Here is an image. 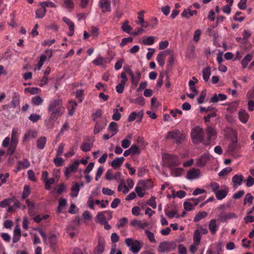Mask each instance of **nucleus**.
Returning <instances> with one entry per match:
<instances>
[{
  "label": "nucleus",
  "instance_id": "1",
  "mask_svg": "<svg viewBox=\"0 0 254 254\" xmlns=\"http://www.w3.org/2000/svg\"><path fill=\"white\" fill-rule=\"evenodd\" d=\"M47 111L50 113L48 119L50 125L48 126L49 127H52L58 118L62 116L64 112L62 99H56L50 101L47 107Z\"/></svg>",
  "mask_w": 254,
  "mask_h": 254
},
{
  "label": "nucleus",
  "instance_id": "2",
  "mask_svg": "<svg viewBox=\"0 0 254 254\" xmlns=\"http://www.w3.org/2000/svg\"><path fill=\"white\" fill-rule=\"evenodd\" d=\"M204 133L202 128L195 126L191 130V137L192 142L198 143L204 141Z\"/></svg>",
  "mask_w": 254,
  "mask_h": 254
},
{
  "label": "nucleus",
  "instance_id": "3",
  "mask_svg": "<svg viewBox=\"0 0 254 254\" xmlns=\"http://www.w3.org/2000/svg\"><path fill=\"white\" fill-rule=\"evenodd\" d=\"M162 158L169 169L176 167L181 164L180 159L177 155L166 154L162 156Z\"/></svg>",
  "mask_w": 254,
  "mask_h": 254
},
{
  "label": "nucleus",
  "instance_id": "4",
  "mask_svg": "<svg viewBox=\"0 0 254 254\" xmlns=\"http://www.w3.org/2000/svg\"><path fill=\"white\" fill-rule=\"evenodd\" d=\"M125 243L127 247L129 248L130 251L134 254H137L141 250V244L138 240H133L131 238H127Z\"/></svg>",
  "mask_w": 254,
  "mask_h": 254
},
{
  "label": "nucleus",
  "instance_id": "5",
  "mask_svg": "<svg viewBox=\"0 0 254 254\" xmlns=\"http://www.w3.org/2000/svg\"><path fill=\"white\" fill-rule=\"evenodd\" d=\"M167 138L172 139L175 142L178 143L184 140V137L180 130L175 129L168 132Z\"/></svg>",
  "mask_w": 254,
  "mask_h": 254
},
{
  "label": "nucleus",
  "instance_id": "6",
  "mask_svg": "<svg viewBox=\"0 0 254 254\" xmlns=\"http://www.w3.org/2000/svg\"><path fill=\"white\" fill-rule=\"evenodd\" d=\"M176 244L174 242H163L158 247V251L160 252L169 253L174 251L176 248Z\"/></svg>",
  "mask_w": 254,
  "mask_h": 254
},
{
  "label": "nucleus",
  "instance_id": "7",
  "mask_svg": "<svg viewBox=\"0 0 254 254\" xmlns=\"http://www.w3.org/2000/svg\"><path fill=\"white\" fill-rule=\"evenodd\" d=\"M237 215L234 213H226L224 211L220 212L218 215V219L222 222H225L230 219H235Z\"/></svg>",
  "mask_w": 254,
  "mask_h": 254
},
{
  "label": "nucleus",
  "instance_id": "8",
  "mask_svg": "<svg viewBox=\"0 0 254 254\" xmlns=\"http://www.w3.org/2000/svg\"><path fill=\"white\" fill-rule=\"evenodd\" d=\"M105 240L101 237H99L98 239V245L94 251V254H102L105 249Z\"/></svg>",
  "mask_w": 254,
  "mask_h": 254
},
{
  "label": "nucleus",
  "instance_id": "9",
  "mask_svg": "<svg viewBox=\"0 0 254 254\" xmlns=\"http://www.w3.org/2000/svg\"><path fill=\"white\" fill-rule=\"evenodd\" d=\"M143 116V113L142 111H139L138 112H133L129 115L127 121L128 122H132L137 118V122H140L142 119Z\"/></svg>",
  "mask_w": 254,
  "mask_h": 254
},
{
  "label": "nucleus",
  "instance_id": "10",
  "mask_svg": "<svg viewBox=\"0 0 254 254\" xmlns=\"http://www.w3.org/2000/svg\"><path fill=\"white\" fill-rule=\"evenodd\" d=\"M206 131L207 133L206 144L208 145L211 140L212 137L216 135V131L212 127L207 126Z\"/></svg>",
  "mask_w": 254,
  "mask_h": 254
},
{
  "label": "nucleus",
  "instance_id": "11",
  "mask_svg": "<svg viewBox=\"0 0 254 254\" xmlns=\"http://www.w3.org/2000/svg\"><path fill=\"white\" fill-rule=\"evenodd\" d=\"M99 5L101 8L103 12H108L111 10L110 0H99Z\"/></svg>",
  "mask_w": 254,
  "mask_h": 254
},
{
  "label": "nucleus",
  "instance_id": "12",
  "mask_svg": "<svg viewBox=\"0 0 254 254\" xmlns=\"http://www.w3.org/2000/svg\"><path fill=\"white\" fill-rule=\"evenodd\" d=\"M95 122L96 124L94 127V134H96L105 127L106 123L102 120L96 121Z\"/></svg>",
  "mask_w": 254,
  "mask_h": 254
},
{
  "label": "nucleus",
  "instance_id": "13",
  "mask_svg": "<svg viewBox=\"0 0 254 254\" xmlns=\"http://www.w3.org/2000/svg\"><path fill=\"white\" fill-rule=\"evenodd\" d=\"M219 228V225H217L216 219H211L208 224V229L212 235H215Z\"/></svg>",
  "mask_w": 254,
  "mask_h": 254
},
{
  "label": "nucleus",
  "instance_id": "14",
  "mask_svg": "<svg viewBox=\"0 0 254 254\" xmlns=\"http://www.w3.org/2000/svg\"><path fill=\"white\" fill-rule=\"evenodd\" d=\"M249 115L247 112L243 109H240L238 113V117L240 121L243 124L247 123L249 119Z\"/></svg>",
  "mask_w": 254,
  "mask_h": 254
},
{
  "label": "nucleus",
  "instance_id": "15",
  "mask_svg": "<svg viewBox=\"0 0 254 254\" xmlns=\"http://www.w3.org/2000/svg\"><path fill=\"white\" fill-rule=\"evenodd\" d=\"M127 72L129 74L131 78V81H137L139 82V80L141 78V73L139 70H137L135 71V75L133 72L131 70L130 68H128V70H127Z\"/></svg>",
  "mask_w": 254,
  "mask_h": 254
},
{
  "label": "nucleus",
  "instance_id": "16",
  "mask_svg": "<svg viewBox=\"0 0 254 254\" xmlns=\"http://www.w3.org/2000/svg\"><path fill=\"white\" fill-rule=\"evenodd\" d=\"M79 164V162L78 161H75L71 166L66 169L65 171L64 172L65 176L67 177L71 172H76Z\"/></svg>",
  "mask_w": 254,
  "mask_h": 254
},
{
  "label": "nucleus",
  "instance_id": "17",
  "mask_svg": "<svg viewBox=\"0 0 254 254\" xmlns=\"http://www.w3.org/2000/svg\"><path fill=\"white\" fill-rule=\"evenodd\" d=\"M244 180V177L242 175L236 174L232 178V182L234 183V188H237L242 185Z\"/></svg>",
  "mask_w": 254,
  "mask_h": 254
},
{
  "label": "nucleus",
  "instance_id": "18",
  "mask_svg": "<svg viewBox=\"0 0 254 254\" xmlns=\"http://www.w3.org/2000/svg\"><path fill=\"white\" fill-rule=\"evenodd\" d=\"M125 160L124 157H120L115 158L111 163V166L114 169H118L120 168L123 163Z\"/></svg>",
  "mask_w": 254,
  "mask_h": 254
},
{
  "label": "nucleus",
  "instance_id": "19",
  "mask_svg": "<svg viewBox=\"0 0 254 254\" xmlns=\"http://www.w3.org/2000/svg\"><path fill=\"white\" fill-rule=\"evenodd\" d=\"M199 171L195 169L190 170L187 172V178L189 180H192L199 177Z\"/></svg>",
  "mask_w": 254,
  "mask_h": 254
},
{
  "label": "nucleus",
  "instance_id": "20",
  "mask_svg": "<svg viewBox=\"0 0 254 254\" xmlns=\"http://www.w3.org/2000/svg\"><path fill=\"white\" fill-rule=\"evenodd\" d=\"M157 40V37L155 36L144 37L142 40V43L146 46H150L152 45Z\"/></svg>",
  "mask_w": 254,
  "mask_h": 254
},
{
  "label": "nucleus",
  "instance_id": "21",
  "mask_svg": "<svg viewBox=\"0 0 254 254\" xmlns=\"http://www.w3.org/2000/svg\"><path fill=\"white\" fill-rule=\"evenodd\" d=\"M19 97L17 93H14L12 101H11V103H10L9 106V108H15L17 106H19Z\"/></svg>",
  "mask_w": 254,
  "mask_h": 254
},
{
  "label": "nucleus",
  "instance_id": "22",
  "mask_svg": "<svg viewBox=\"0 0 254 254\" xmlns=\"http://www.w3.org/2000/svg\"><path fill=\"white\" fill-rule=\"evenodd\" d=\"M166 56L165 52L162 51L160 52L158 55H157L156 60L159 64V65L160 66H164V64H165V57Z\"/></svg>",
  "mask_w": 254,
  "mask_h": 254
},
{
  "label": "nucleus",
  "instance_id": "23",
  "mask_svg": "<svg viewBox=\"0 0 254 254\" xmlns=\"http://www.w3.org/2000/svg\"><path fill=\"white\" fill-rule=\"evenodd\" d=\"M227 98V96L225 94H215L210 98V102L211 103H216L219 101H224Z\"/></svg>",
  "mask_w": 254,
  "mask_h": 254
},
{
  "label": "nucleus",
  "instance_id": "24",
  "mask_svg": "<svg viewBox=\"0 0 254 254\" xmlns=\"http://www.w3.org/2000/svg\"><path fill=\"white\" fill-rule=\"evenodd\" d=\"M49 242L51 248L52 250H56L57 243V238L56 235L53 234L50 235L49 238Z\"/></svg>",
  "mask_w": 254,
  "mask_h": 254
},
{
  "label": "nucleus",
  "instance_id": "25",
  "mask_svg": "<svg viewBox=\"0 0 254 254\" xmlns=\"http://www.w3.org/2000/svg\"><path fill=\"white\" fill-rule=\"evenodd\" d=\"M253 58V56L248 54L244 57V59L241 62V65L243 68H246L247 67L249 63L251 61Z\"/></svg>",
  "mask_w": 254,
  "mask_h": 254
},
{
  "label": "nucleus",
  "instance_id": "26",
  "mask_svg": "<svg viewBox=\"0 0 254 254\" xmlns=\"http://www.w3.org/2000/svg\"><path fill=\"white\" fill-rule=\"evenodd\" d=\"M228 190L222 189L218 190L215 194L217 199L222 200L226 196Z\"/></svg>",
  "mask_w": 254,
  "mask_h": 254
},
{
  "label": "nucleus",
  "instance_id": "27",
  "mask_svg": "<svg viewBox=\"0 0 254 254\" xmlns=\"http://www.w3.org/2000/svg\"><path fill=\"white\" fill-rule=\"evenodd\" d=\"M201 236L198 230H195L193 236V241L195 245H199L201 241Z\"/></svg>",
  "mask_w": 254,
  "mask_h": 254
},
{
  "label": "nucleus",
  "instance_id": "28",
  "mask_svg": "<svg viewBox=\"0 0 254 254\" xmlns=\"http://www.w3.org/2000/svg\"><path fill=\"white\" fill-rule=\"evenodd\" d=\"M208 160V157L206 154H205L198 158L197 161H196V165L200 167H203L205 165Z\"/></svg>",
  "mask_w": 254,
  "mask_h": 254
},
{
  "label": "nucleus",
  "instance_id": "29",
  "mask_svg": "<svg viewBox=\"0 0 254 254\" xmlns=\"http://www.w3.org/2000/svg\"><path fill=\"white\" fill-rule=\"evenodd\" d=\"M207 216V213L205 211H199L198 213H196L193 218V221L197 222L199 221L202 219H204Z\"/></svg>",
  "mask_w": 254,
  "mask_h": 254
},
{
  "label": "nucleus",
  "instance_id": "30",
  "mask_svg": "<svg viewBox=\"0 0 254 254\" xmlns=\"http://www.w3.org/2000/svg\"><path fill=\"white\" fill-rule=\"evenodd\" d=\"M18 132L16 129L13 128L11 133L10 144L17 145L18 143Z\"/></svg>",
  "mask_w": 254,
  "mask_h": 254
},
{
  "label": "nucleus",
  "instance_id": "31",
  "mask_svg": "<svg viewBox=\"0 0 254 254\" xmlns=\"http://www.w3.org/2000/svg\"><path fill=\"white\" fill-rule=\"evenodd\" d=\"M172 175L175 177L180 176L182 175L184 172V169L181 168H171L170 169Z\"/></svg>",
  "mask_w": 254,
  "mask_h": 254
},
{
  "label": "nucleus",
  "instance_id": "32",
  "mask_svg": "<svg viewBox=\"0 0 254 254\" xmlns=\"http://www.w3.org/2000/svg\"><path fill=\"white\" fill-rule=\"evenodd\" d=\"M93 146V143L88 142H83L81 146L80 149L83 152L89 151Z\"/></svg>",
  "mask_w": 254,
  "mask_h": 254
},
{
  "label": "nucleus",
  "instance_id": "33",
  "mask_svg": "<svg viewBox=\"0 0 254 254\" xmlns=\"http://www.w3.org/2000/svg\"><path fill=\"white\" fill-rule=\"evenodd\" d=\"M108 129L113 132L112 136H114L118 132V124L115 122H112L108 127Z\"/></svg>",
  "mask_w": 254,
  "mask_h": 254
},
{
  "label": "nucleus",
  "instance_id": "34",
  "mask_svg": "<svg viewBox=\"0 0 254 254\" xmlns=\"http://www.w3.org/2000/svg\"><path fill=\"white\" fill-rule=\"evenodd\" d=\"M172 194L174 198L175 197H178L180 198H183L186 196L187 193L185 191L183 190H180L177 191H175L174 190H173L172 191Z\"/></svg>",
  "mask_w": 254,
  "mask_h": 254
},
{
  "label": "nucleus",
  "instance_id": "35",
  "mask_svg": "<svg viewBox=\"0 0 254 254\" xmlns=\"http://www.w3.org/2000/svg\"><path fill=\"white\" fill-rule=\"evenodd\" d=\"M80 189V185L78 183H76L71 189L72 192L71 193V196L72 197H75L77 196Z\"/></svg>",
  "mask_w": 254,
  "mask_h": 254
},
{
  "label": "nucleus",
  "instance_id": "36",
  "mask_svg": "<svg viewBox=\"0 0 254 254\" xmlns=\"http://www.w3.org/2000/svg\"><path fill=\"white\" fill-rule=\"evenodd\" d=\"M202 75L203 80L206 82L208 81L210 75V67L207 66L203 69Z\"/></svg>",
  "mask_w": 254,
  "mask_h": 254
},
{
  "label": "nucleus",
  "instance_id": "37",
  "mask_svg": "<svg viewBox=\"0 0 254 254\" xmlns=\"http://www.w3.org/2000/svg\"><path fill=\"white\" fill-rule=\"evenodd\" d=\"M43 99L40 96H36L32 98V103L35 106H40L43 104Z\"/></svg>",
  "mask_w": 254,
  "mask_h": 254
},
{
  "label": "nucleus",
  "instance_id": "38",
  "mask_svg": "<svg viewBox=\"0 0 254 254\" xmlns=\"http://www.w3.org/2000/svg\"><path fill=\"white\" fill-rule=\"evenodd\" d=\"M46 12V8L41 6L40 8L36 11V17L37 18H43L45 15Z\"/></svg>",
  "mask_w": 254,
  "mask_h": 254
},
{
  "label": "nucleus",
  "instance_id": "39",
  "mask_svg": "<svg viewBox=\"0 0 254 254\" xmlns=\"http://www.w3.org/2000/svg\"><path fill=\"white\" fill-rule=\"evenodd\" d=\"M121 28L124 32L127 33H130V31L132 30V27L128 25V21L127 20H126L123 23Z\"/></svg>",
  "mask_w": 254,
  "mask_h": 254
},
{
  "label": "nucleus",
  "instance_id": "40",
  "mask_svg": "<svg viewBox=\"0 0 254 254\" xmlns=\"http://www.w3.org/2000/svg\"><path fill=\"white\" fill-rule=\"evenodd\" d=\"M47 139L44 136L40 137L37 140V147L40 149H43L46 143Z\"/></svg>",
  "mask_w": 254,
  "mask_h": 254
},
{
  "label": "nucleus",
  "instance_id": "41",
  "mask_svg": "<svg viewBox=\"0 0 254 254\" xmlns=\"http://www.w3.org/2000/svg\"><path fill=\"white\" fill-rule=\"evenodd\" d=\"M37 136V132L36 131L30 130L29 131L26 133L24 137V140L26 141L27 139H28L30 137L31 138H35Z\"/></svg>",
  "mask_w": 254,
  "mask_h": 254
},
{
  "label": "nucleus",
  "instance_id": "42",
  "mask_svg": "<svg viewBox=\"0 0 254 254\" xmlns=\"http://www.w3.org/2000/svg\"><path fill=\"white\" fill-rule=\"evenodd\" d=\"M30 193L31 190L30 187L27 185L25 186L22 194V199H26L29 195Z\"/></svg>",
  "mask_w": 254,
  "mask_h": 254
},
{
  "label": "nucleus",
  "instance_id": "43",
  "mask_svg": "<svg viewBox=\"0 0 254 254\" xmlns=\"http://www.w3.org/2000/svg\"><path fill=\"white\" fill-rule=\"evenodd\" d=\"M144 232L145 234H146V236H147V238H148L150 242L152 243H155L156 242L153 233L151 232L148 230H145Z\"/></svg>",
  "mask_w": 254,
  "mask_h": 254
},
{
  "label": "nucleus",
  "instance_id": "44",
  "mask_svg": "<svg viewBox=\"0 0 254 254\" xmlns=\"http://www.w3.org/2000/svg\"><path fill=\"white\" fill-rule=\"evenodd\" d=\"M18 164L23 168L27 169L30 167V163L29 160L26 158H24L22 161H19L18 162Z\"/></svg>",
  "mask_w": 254,
  "mask_h": 254
},
{
  "label": "nucleus",
  "instance_id": "45",
  "mask_svg": "<svg viewBox=\"0 0 254 254\" xmlns=\"http://www.w3.org/2000/svg\"><path fill=\"white\" fill-rule=\"evenodd\" d=\"M66 204V200L64 198H60L59 201V206L58 207L57 212L61 213L62 212V207Z\"/></svg>",
  "mask_w": 254,
  "mask_h": 254
},
{
  "label": "nucleus",
  "instance_id": "46",
  "mask_svg": "<svg viewBox=\"0 0 254 254\" xmlns=\"http://www.w3.org/2000/svg\"><path fill=\"white\" fill-rule=\"evenodd\" d=\"M14 198H7L3 200L2 201L0 202V207H5L6 206L9 205L11 204L13 201Z\"/></svg>",
  "mask_w": 254,
  "mask_h": 254
},
{
  "label": "nucleus",
  "instance_id": "47",
  "mask_svg": "<svg viewBox=\"0 0 254 254\" xmlns=\"http://www.w3.org/2000/svg\"><path fill=\"white\" fill-rule=\"evenodd\" d=\"M55 182V179L54 178L48 179L45 183V187L46 190H50L51 188V185L54 184Z\"/></svg>",
  "mask_w": 254,
  "mask_h": 254
},
{
  "label": "nucleus",
  "instance_id": "48",
  "mask_svg": "<svg viewBox=\"0 0 254 254\" xmlns=\"http://www.w3.org/2000/svg\"><path fill=\"white\" fill-rule=\"evenodd\" d=\"M254 199V197L250 193H248L245 197H244V205H246L247 203L252 204Z\"/></svg>",
  "mask_w": 254,
  "mask_h": 254
},
{
  "label": "nucleus",
  "instance_id": "49",
  "mask_svg": "<svg viewBox=\"0 0 254 254\" xmlns=\"http://www.w3.org/2000/svg\"><path fill=\"white\" fill-rule=\"evenodd\" d=\"M114 114L112 116V119L115 121H118L121 118V115L119 110L117 109H113Z\"/></svg>",
  "mask_w": 254,
  "mask_h": 254
},
{
  "label": "nucleus",
  "instance_id": "50",
  "mask_svg": "<svg viewBox=\"0 0 254 254\" xmlns=\"http://www.w3.org/2000/svg\"><path fill=\"white\" fill-rule=\"evenodd\" d=\"M64 3L65 7L69 10H72L74 7V3L72 0H64Z\"/></svg>",
  "mask_w": 254,
  "mask_h": 254
},
{
  "label": "nucleus",
  "instance_id": "51",
  "mask_svg": "<svg viewBox=\"0 0 254 254\" xmlns=\"http://www.w3.org/2000/svg\"><path fill=\"white\" fill-rule=\"evenodd\" d=\"M40 5L41 7H44L45 8H46V7H56V4H55V3L52 2L51 1H46L45 2H40Z\"/></svg>",
  "mask_w": 254,
  "mask_h": 254
},
{
  "label": "nucleus",
  "instance_id": "52",
  "mask_svg": "<svg viewBox=\"0 0 254 254\" xmlns=\"http://www.w3.org/2000/svg\"><path fill=\"white\" fill-rule=\"evenodd\" d=\"M129 149L130 151L131 155H134L139 153V148L136 145L133 144Z\"/></svg>",
  "mask_w": 254,
  "mask_h": 254
},
{
  "label": "nucleus",
  "instance_id": "53",
  "mask_svg": "<svg viewBox=\"0 0 254 254\" xmlns=\"http://www.w3.org/2000/svg\"><path fill=\"white\" fill-rule=\"evenodd\" d=\"M41 118V116L37 114H32L29 117V119L33 123H36L40 120Z\"/></svg>",
  "mask_w": 254,
  "mask_h": 254
},
{
  "label": "nucleus",
  "instance_id": "54",
  "mask_svg": "<svg viewBox=\"0 0 254 254\" xmlns=\"http://www.w3.org/2000/svg\"><path fill=\"white\" fill-rule=\"evenodd\" d=\"M125 84L126 83L121 82L120 83L117 85H116V92L119 94L123 93L124 92V90Z\"/></svg>",
  "mask_w": 254,
  "mask_h": 254
},
{
  "label": "nucleus",
  "instance_id": "55",
  "mask_svg": "<svg viewBox=\"0 0 254 254\" xmlns=\"http://www.w3.org/2000/svg\"><path fill=\"white\" fill-rule=\"evenodd\" d=\"M93 64L96 65H102L104 64V59L101 57H99L93 61Z\"/></svg>",
  "mask_w": 254,
  "mask_h": 254
},
{
  "label": "nucleus",
  "instance_id": "56",
  "mask_svg": "<svg viewBox=\"0 0 254 254\" xmlns=\"http://www.w3.org/2000/svg\"><path fill=\"white\" fill-rule=\"evenodd\" d=\"M156 197L154 196H152L151 198L147 202V204L151 206L153 208L155 209L156 208Z\"/></svg>",
  "mask_w": 254,
  "mask_h": 254
},
{
  "label": "nucleus",
  "instance_id": "57",
  "mask_svg": "<svg viewBox=\"0 0 254 254\" xmlns=\"http://www.w3.org/2000/svg\"><path fill=\"white\" fill-rule=\"evenodd\" d=\"M54 163L57 167H61L63 165L64 160L62 157H57L54 159Z\"/></svg>",
  "mask_w": 254,
  "mask_h": 254
},
{
  "label": "nucleus",
  "instance_id": "58",
  "mask_svg": "<svg viewBox=\"0 0 254 254\" xmlns=\"http://www.w3.org/2000/svg\"><path fill=\"white\" fill-rule=\"evenodd\" d=\"M76 97L79 102H81L83 99V91L82 90H78L76 92Z\"/></svg>",
  "mask_w": 254,
  "mask_h": 254
},
{
  "label": "nucleus",
  "instance_id": "59",
  "mask_svg": "<svg viewBox=\"0 0 254 254\" xmlns=\"http://www.w3.org/2000/svg\"><path fill=\"white\" fill-rule=\"evenodd\" d=\"M132 102L135 104H138L140 106H143L144 104V98L141 96L134 100V101H132Z\"/></svg>",
  "mask_w": 254,
  "mask_h": 254
},
{
  "label": "nucleus",
  "instance_id": "60",
  "mask_svg": "<svg viewBox=\"0 0 254 254\" xmlns=\"http://www.w3.org/2000/svg\"><path fill=\"white\" fill-rule=\"evenodd\" d=\"M206 96V90H203L200 95H199V97L198 99V103L199 104H202L204 102V98Z\"/></svg>",
  "mask_w": 254,
  "mask_h": 254
},
{
  "label": "nucleus",
  "instance_id": "61",
  "mask_svg": "<svg viewBox=\"0 0 254 254\" xmlns=\"http://www.w3.org/2000/svg\"><path fill=\"white\" fill-rule=\"evenodd\" d=\"M232 171V169L230 167L226 168L222 170H221L219 173L218 175L219 176H224L227 174V173H229V172H231Z\"/></svg>",
  "mask_w": 254,
  "mask_h": 254
},
{
  "label": "nucleus",
  "instance_id": "62",
  "mask_svg": "<svg viewBox=\"0 0 254 254\" xmlns=\"http://www.w3.org/2000/svg\"><path fill=\"white\" fill-rule=\"evenodd\" d=\"M178 249L179 254H187V249L183 245H179Z\"/></svg>",
  "mask_w": 254,
  "mask_h": 254
},
{
  "label": "nucleus",
  "instance_id": "63",
  "mask_svg": "<svg viewBox=\"0 0 254 254\" xmlns=\"http://www.w3.org/2000/svg\"><path fill=\"white\" fill-rule=\"evenodd\" d=\"M254 185V178L249 176L246 181V186L248 188L252 187Z\"/></svg>",
  "mask_w": 254,
  "mask_h": 254
},
{
  "label": "nucleus",
  "instance_id": "64",
  "mask_svg": "<svg viewBox=\"0 0 254 254\" xmlns=\"http://www.w3.org/2000/svg\"><path fill=\"white\" fill-rule=\"evenodd\" d=\"M184 208L187 211H190L192 209V204L189 201H186L184 203Z\"/></svg>",
  "mask_w": 254,
  "mask_h": 254
}]
</instances>
